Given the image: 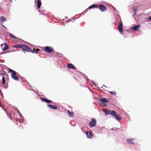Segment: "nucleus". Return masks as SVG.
I'll return each instance as SVG.
<instances>
[{
	"label": "nucleus",
	"mask_w": 151,
	"mask_h": 151,
	"mask_svg": "<svg viewBox=\"0 0 151 151\" xmlns=\"http://www.w3.org/2000/svg\"><path fill=\"white\" fill-rule=\"evenodd\" d=\"M108 92L112 95H113L114 96H116V93L114 91V92L108 91Z\"/></svg>",
	"instance_id": "b1692460"
},
{
	"label": "nucleus",
	"mask_w": 151,
	"mask_h": 151,
	"mask_svg": "<svg viewBox=\"0 0 151 151\" xmlns=\"http://www.w3.org/2000/svg\"><path fill=\"white\" fill-rule=\"evenodd\" d=\"M103 89L105 90V89L106 88V86H105L104 85H103V86L101 87Z\"/></svg>",
	"instance_id": "cd10ccee"
},
{
	"label": "nucleus",
	"mask_w": 151,
	"mask_h": 151,
	"mask_svg": "<svg viewBox=\"0 0 151 151\" xmlns=\"http://www.w3.org/2000/svg\"><path fill=\"white\" fill-rule=\"evenodd\" d=\"M2 25V26H3V27H4V25Z\"/></svg>",
	"instance_id": "2f4dec72"
},
{
	"label": "nucleus",
	"mask_w": 151,
	"mask_h": 151,
	"mask_svg": "<svg viewBox=\"0 0 151 151\" xmlns=\"http://www.w3.org/2000/svg\"><path fill=\"white\" fill-rule=\"evenodd\" d=\"M67 67L68 68L74 69L76 68L75 66L73 64L70 63L68 64L67 65Z\"/></svg>",
	"instance_id": "4468645a"
},
{
	"label": "nucleus",
	"mask_w": 151,
	"mask_h": 151,
	"mask_svg": "<svg viewBox=\"0 0 151 151\" xmlns=\"http://www.w3.org/2000/svg\"><path fill=\"white\" fill-rule=\"evenodd\" d=\"M73 113L71 112L69 110L68 111V114L69 116L72 117L73 116Z\"/></svg>",
	"instance_id": "5701e85b"
},
{
	"label": "nucleus",
	"mask_w": 151,
	"mask_h": 151,
	"mask_svg": "<svg viewBox=\"0 0 151 151\" xmlns=\"http://www.w3.org/2000/svg\"><path fill=\"white\" fill-rule=\"evenodd\" d=\"M85 134L88 138H91L93 137V134L91 131L89 132L88 131H86Z\"/></svg>",
	"instance_id": "1a4fd4ad"
},
{
	"label": "nucleus",
	"mask_w": 151,
	"mask_h": 151,
	"mask_svg": "<svg viewBox=\"0 0 151 151\" xmlns=\"http://www.w3.org/2000/svg\"><path fill=\"white\" fill-rule=\"evenodd\" d=\"M104 111L106 115L111 114V116H114L116 113L115 111L113 110L111 111L109 110H105Z\"/></svg>",
	"instance_id": "f03ea898"
},
{
	"label": "nucleus",
	"mask_w": 151,
	"mask_h": 151,
	"mask_svg": "<svg viewBox=\"0 0 151 151\" xmlns=\"http://www.w3.org/2000/svg\"><path fill=\"white\" fill-rule=\"evenodd\" d=\"M41 99L43 101L47 103H52V102L51 101L47 99V98H41Z\"/></svg>",
	"instance_id": "9b49d317"
},
{
	"label": "nucleus",
	"mask_w": 151,
	"mask_h": 151,
	"mask_svg": "<svg viewBox=\"0 0 151 151\" xmlns=\"http://www.w3.org/2000/svg\"><path fill=\"white\" fill-rule=\"evenodd\" d=\"M115 116L116 118L118 120H120L121 119V117L120 116L116 114V111L115 114L114 115V116Z\"/></svg>",
	"instance_id": "2eb2a0df"
},
{
	"label": "nucleus",
	"mask_w": 151,
	"mask_h": 151,
	"mask_svg": "<svg viewBox=\"0 0 151 151\" xmlns=\"http://www.w3.org/2000/svg\"><path fill=\"white\" fill-rule=\"evenodd\" d=\"M96 120L95 119H93L89 123V125L90 127H93L96 125Z\"/></svg>",
	"instance_id": "0eeeda50"
},
{
	"label": "nucleus",
	"mask_w": 151,
	"mask_h": 151,
	"mask_svg": "<svg viewBox=\"0 0 151 151\" xmlns=\"http://www.w3.org/2000/svg\"><path fill=\"white\" fill-rule=\"evenodd\" d=\"M41 99L43 101L47 103H52V102L51 101L47 99V98H41Z\"/></svg>",
	"instance_id": "9d476101"
},
{
	"label": "nucleus",
	"mask_w": 151,
	"mask_h": 151,
	"mask_svg": "<svg viewBox=\"0 0 151 151\" xmlns=\"http://www.w3.org/2000/svg\"><path fill=\"white\" fill-rule=\"evenodd\" d=\"M149 19L151 21V16L149 17Z\"/></svg>",
	"instance_id": "c756f323"
},
{
	"label": "nucleus",
	"mask_w": 151,
	"mask_h": 151,
	"mask_svg": "<svg viewBox=\"0 0 151 151\" xmlns=\"http://www.w3.org/2000/svg\"><path fill=\"white\" fill-rule=\"evenodd\" d=\"M98 6L96 4H93L91 6H90L89 7V9H91L92 8H96L98 7Z\"/></svg>",
	"instance_id": "f3484780"
},
{
	"label": "nucleus",
	"mask_w": 151,
	"mask_h": 151,
	"mask_svg": "<svg viewBox=\"0 0 151 151\" xmlns=\"http://www.w3.org/2000/svg\"><path fill=\"white\" fill-rule=\"evenodd\" d=\"M39 50H40L39 49H35L33 48V50H31V51H30V52H31L32 53H37Z\"/></svg>",
	"instance_id": "a211bd4d"
},
{
	"label": "nucleus",
	"mask_w": 151,
	"mask_h": 151,
	"mask_svg": "<svg viewBox=\"0 0 151 151\" xmlns=\"http://www.w3.org/2000/svg\"><path fill=\"white\" fill-rule=\"evenodd\" d=\"M2 83L4 84H5V78H4V76H3L2 77Z\"/></svg>",
	"instance_id": "bb28decb"
},
{
	"label": "nucleus",
	"mask_w": 151,
	"mask_h": 151,
	"mask_svg": "<svg viewBox=\"0 0 151 151\" xmlns=\"http://www.w3.org/2000/svg\"><path fill=\"white\" fill-rule=\"evenodd\" d=\"M0 19L1 22H5L6 20V18L3 16H1L0 17Z\"/></svg>",
	"instance_id": "aec40b11"
},
{
	"label": "nucleus",
	"mask_w": 151,
	"mask_h": 151,
	"mask_svg": "<svg viewBox=\"0 0 151 151\" xmlns=\"http://www.w3.org/2000/svg\"><path fill=\"white\" fill-rule=\"evenodd\" d=\"M118 25V29L119 30V31L120 33L122 34L123 33L122 29L123 26L122 22L121 21L119 22Z\"/></svg>",
	"instance_id": "20e7f679"
},
{
	"label": "nucleus",
	"mask_w": 151,
	"mask_h": 151,
	"mask_svg": "<svg viewBox=\"0 0 151 151\" xmlns=\"http://www.w3.org/2000/svg\"><path fill=\"white\" fill-rule=\"evenodd\" d=\"M37 7L39 8L40 9L41 7V5L42 4V3L41 1V0H37Z\"/></svg>",
	"instance_id": "ddd939ff"
},
{
	"label": "nucleus",
	"mask_w": 151,
	"mask_h": 151,
	"mask_svg": "<svg viewBox=\"0 0 151 151\" xmlns=\"http://www.w3.org/2000/svg\"><path fill=\"white\" fill-rule=\"evenodd\" d=\"M99 9L102 12H105L107 10L106 7L104 5L100 4L98 7Z\"/></svg>",
	"instance_id": "423d86ee"
},
{
	"label": "nucleus",
	"mask_w": 151,
	"mask_h": 151,
	"mask_svg": "<svg viewBox=\"0 0 151 151\" xmlns=\"http://www.w3.org/2000/svg\"><path fill=\"white\" fill-rule=\"evenodd\" d=\"M44 50L45 52L51 53L52 52L53 48L52 47L47 46L45 47Z\"/></svg>",
	"instance_id": "7ed1b4c3"
},
{
	"label": "nucleus",
	"mask_w": 151,
	"mask_h": 151,
	"mask_svg": "<svg viewBox=\"0 0 151 151\" xmlns=\"http://www.w3.org/2000/svg\"><path fill=\"white\" fill-rule=\"evenodd\" d=\"M82 75L83 74L82 73L79 72H77V73H76V75H77V76H78V75H79L80 77H83Z\"/></svg>",
	"instance_id": "a878e982"
},
{
	"label": "nucleus",
	"mask_w": 151,
	"mask_h": 151,
	"mask_svg": "<svg viewBox=\"0 0 151 151\" xmlns=\"http://www.w3.org/2000/svg\"><path fill=\"white\" fill-rule=\"evenodd\" d=\"M139 27V25H137L133 27L132 29V30H134L135 31L137 30Z\"/></svg>",
	"instance_id": "412c9836"
},
{
	"label": "nucleus",
	"mask_w": 151,
	"mask_h": 151,
	"mask_svg": "<svg viewBox=\"0 0 151 151\" xmlns=\"http://www.w3.org/2000/svg\"><path fill=\"white\" fill-rule=\"evenodd\" d=\"M137 8L136 6H134L132 7V9L134 11V14H136V12L137 11Z\"/></svg>",
	"instance_id": "4be33fe9"
},
{
	"label": "nucleus",
	"mask_w": 151,
	"mask_h": 151,
	"mask_svg": "<svg viewBox=\"0 0 151 151\" xmlns=\"http://www.w3.org/2000/svg\"><path fill=\"white\" fill-rule=\"evenodd\" d=\"M1 47L3 50H5L8 49L9 47L7 44L4 43L1 45Z\"/></svg>",
	"instance_id": "6e6552de"
},
{
	"label": "nucleus",
	"mask_w": 151,
	"mask_h": 151,
	"mask_svg": "<svg viewBox=\"0 0 151 151\" xmlns=\"http://www.w3.org/2000/svg\"><path fill=\"white\" fill-rule=\"evenodd\" d=\"M134 140V139L133 138H128L127 139V141L128 143L130 144H134V143H133V142Z\"/></svg>",
	"instance_id": "f8f14e48"
},
{
	"label": "nucleus",
	"mask_w": 151,
	"mask_h": 151,
	"mask_svg": "<svg viewBox=\"0 0 151 151\" xmlns=\"http://www.w3.org/2000/svg\"><path fill=\"white\" fill-rule=\"evenodd\" d=\"M22 50L24 51L30 52L31 51V49L28 46L24 45L22 49Z\"/></svg>",
	"instance_id": "39448f33"
},
{
	"label": "nucleus",
	"mask_w": 151,
	"mask_h": 151,
	"mask_svg": "<svg viewBox=\"0 0 151 151\" xmlns=\"http://www.w3.org/2000/svg\"><path fill=\"white\" fill-rule=\"evenodd\" d=\"M100 101L102 102L106 103L108 102V100L105 98H101L100 99Z\"/></svg>",
	"instance_id": "6ab92c4d"
},
{
	"label": "nucleus",
	"mask_w": 151,
	"mask_h": 151,
	"mask_svg": "<svg viewBox=\"0 0 151 151\" xmlns=\"http://www.w3.org/2000/svg\"><path fill=\"white\" fill-rule=\"evenodd\" d=\"M9 35L11 37H13L14 38H16V37H15L13 35L10 34H9Z\"/></svg>",
	"instance_id": "c85d7f7f"
},
{
	"label": "nucleus",
	"mask_w": 151,
	"mask_h": 151,
	"mask_svg": "<svg viewBox=\"0 0 151 151\" xmlns=\"http://www.w3.org/2000/svg\"><path fill=\"white\" fill-rule=\"evenodd\" d=\"M0 74H1V75H3V74L2 73H0Z\"/></svg>",
	"instance_id": "7c9ffc66"
},
{
	"label": "nucleus",
	"mask_w": 151,
	"mask_h": 151,
	"mask_svg": "<svg viewBox=\"0 0 151 151\" xmlns=\"http://www.w3.org/2000/svg\"><path fill=\"white\" fill-rule=\"evenodd\" d=\"M9 71L10 72H12V73L11 74V76L13 79L16 81H19V78L16 75V72L15 71L11 69H10L9 70Z\"/></svg>",
	"instance_id": "f257e3e1"
},
{
	"label": "nucleus",
	"mask_w": 151,
	"mask_h": 151,
	"mask_svg": "<svg viewBox=\"0 0 151 151\" xmlns=\"http://www.w3.org/2000/svg\"><path fill=\"white\" fill-rule=\"evenodd\" d=\"M24 45L22 44H18L17 45L16 47H20L22 49Z\"/></svg>",
	"instance_id": "393cba45"
},
{
	"label": "nucleus",
	"mask_w": 151,
	"mask_h": 151,
	"mask_svg": "<svg viewBox=\"0 0 151 151\" xmlns=\"http://www.w3.org/2000/svg\"><path fill=\"white\" fill-rule=\"evenodd\" d=\"M47 106L49 107L54 109H57V107L55 106H53L51 105H48Z\"/></svg>",
	"instance_id": "dca6fc26"
}]
</instances>
